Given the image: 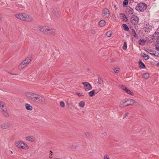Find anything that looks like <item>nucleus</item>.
Listing matches in <instances>:
<instances>
[{
    "label": "nucleus",
    "mask_w": 159,
    "mask_h": 159,
    "mask_svg": "<svg viewBox=\"0 0 159 159\" xmlns=\"http://www.w3.org/2000/svg\"><path fill=\"white\" fill-rule=\"evenodd\" d=\"M15 16L18 19L26 22H32L34 20L32 16L25 13L18 14Z\"/></svg>",
    "instance_id": "nucleus-1"
},
{
    "label": "nucleus",
    "mask_w": 159,
    "mask_h": 159,
    "mask_svg": "<svg viewBox=\"0 0 159 159\" xmlns=\"http://www.w3.org/2000/svg\"><path fill=\"white\" fill-rule=\"evenodd\" d=\"M39 30L42 32L48 35H52L54 32L53 29L47 26L40 27Z\"/></svg>",
    "instance_id": "nucleus-2"
},
{
    "label": "nucleus",
    "mask_w": 159,
    "mask_h": 159,
    "mask_svg": "<svg viewBox=\"0 0 159 159\" xmlns=\"http://www.w3.org/2000/svg\"><path fill=\"white\" fill-rule=\"evenodd\" d=\"M135 102L134 100L131 99H125L120 102L119 106L120 107L128 106L133 104Z\"/></svg>",
    "instance_id": "nucleus-3"
},
{
    "label": "nucleus",
    "mask_w": 159,
    "mask_h": 159,
    "mask_svg": "<svg viewBox=\"0 0 159 159\" xmlns=\"http://www.w3.org/2000/svg\"><path fill=\"white\" fill-rule=\"evenodd\" d=\"M25 94L29 100L35 103L39 95L37 94L31 92L26 93Z\"/></svg>",
    "instance_id": "nucleus-4"
},
{
    "label": "nucleus",
    "mask_w": 159,
    "mask_h": 159,
    "mask_svg": "<svg viewBox=\"0 0 159 159\" xmlns=\"http://www.w3.org/2000/svg\"><path fill=\"white\" fill-rule=\"evenodd\" d=\"M15 145L17 148L20 149H28L29 148L28 145L21 140L16 141Z\"/></svg>",
    "instance_id": "nucleus-5"
},
{
    "label": "nucleus",
    "mask_w": 159,
    "mask_h": 159,
    "mask_svg": "<svg viewBox=\"0 0 159 159\" xmlns=\"http://www.w3.org/2000/svg\"><path fill=\"white\" fill-rule=\"evenodd\" d=\"M31 58L30 57H27L19 66L18 69H22L26 66L31 61Z\"/></svg>",
    "instance_id": "nucleus-6"
},
{
    "label": "nucleus",
    "mask_w": 159,
    "mask_h": 159,
    "mask_svg": "<svg viewBox=\"0 0 159 159\" xmlns=\"http://www.w3.org/2000/svg\"><path fill=\"white\" fill-rule=\"evenodd\" d=\"M0 107L3 115L5 116H8L9 114L7 112L6 106L5 103L2 101L0 102Z\"/></svg>",
    "instance_id": "nucleus-7"
},
{
    "label": "nucleus",
    "mask_w": 159,
    "mask_h": 159,
    "mask_svg": "<svg viewBox=\"0 0 159 159\" xmlns=\"http://www.w3.org/2000/svg\"><path fill=\"white\" fill-rule=\"evenodd\" d=\"M147 8V5L144 3H141L139 4L136 7L137 10L143 12L145 11Z\"/></svg>",
    "instance_id": "nucleus-8"
},
{
    "label": "nucleus",
    "mask_w": 159,
    "mask_h": 159,
    "mask_svg": "<svg viewBox=\"0 0 159 159\" xmlns=\"http://www.w3.org/2000/svg\"><path fill=\"white\" fill-rule=\"evenodd\" d=\"M37 98L35 103L42 105L46 103V100L43 97L39 95Z\"/></svg>",
    "instance_id": "nucleus-9"
},
{
    "label": "nucleus",
    "mask_w": 159,
    "mask_h": 159,
    "mask_svg": "<svg viewBox=\"0 0 159 159\" xmlns=\"http://www.w3.org/2000/svg\"><path fill=\"white\" fill-rule=\"evenodd\" d=\"M131 22L134 25H137L139 21V18L135 15L133 16L130 19Z\"/></svg>",
    "instance_id": "nucleus-10"
},
{
    "label": "nucleus",
    "mask_w": 159,
    "mask_h": 159,
    "mask_svg": "<svg viewBox=\"0 0 159 159\" xmlns=\"http://www.w3.org/2000/svg\"><path fill=\"white\" fill-rule=\"evenodd\" d=\"M82 84H84V89L86 91H89V90L91 89L92 88V87L91 85L88 82H83L82 83Z\"/></svg>",
    "instance_id": "nucleus-11"
},
{
    "label": "nucleus",
    "mask_w": 159,
    "mask_h": 159,
    "mask_svg": "<svg viewBox=\"0 0 159 159\" xmlns=\"http://www.w3.org/2000/svg\"><path fill=\"white\" fill-rule=\"evenodd\" d=\"M102 16L104 18H107L109 16V11L107 8L103 9L102 12Z\"/></svg>",
    "instance_id": "nucleus-12"
},
{
    "label": "nucleus",
    "mask_w": 159,
    "mask_h": 159,
    "mask_svg": "<svg viewBox=\"0 0 159 159\" xmlns=\"http://www.w3.org/2000/svg\"><path fill=\"white\" fill-rule=\"evenodd\" d=\"M11 126V125L10 123L7 122L2 124L1 126V127L2 129H6L9 128Z\"/></svg>",
    "instance_id": "nucleus-13"
},
{
    "label": "nucleus",
    "mask_w": 159,
    "mask_h": 159,
    "mask_svg": "<svg viewBox=\"0 0 159 159\" xmlns=\"http://www.w3.org/2000/svg\"><path fill=\"white\" fill-rule=\"evenodd\" d=\"M125 12L128 14L132 15L133 14L134 10L130 7H128L126 9Z\"/></svg>",
    "instance_id": "nucleus-14"
},
{
    "label": "nucleus",
    "mask_w": 159,
    "mask_h": 159,
    "mask_svg": "<svg viewBox=\"0 0 159 159\" xmlns=\"http://www.w3.org/2000/svg\"><path fill=\"white\" fill-rule=\"evenodd\" d=\"M25 139L31 142H34L36 139L35 137L32 136H27L26 137Z\"/></svg>",
    "instance_id": "nucleus-15"
},
{
    "label": "nucleus",
    "mask_w": 159,
    "mask_h": 159,
    "mask_svg": "<svg viewBox=\"0 0 159 159\" xmlns=\"http://www.w3.org/2000/svg\"><path fill=\"white\" fill-rule=\"evenodd\" d=\"M120 16L121 18L123 19L124 21H127V18L125 15L123 13H120Z\"/></svg>",
    "instance_id": "nucleus-16"
},
{
    "label": "nucleus",
    "mask_w": 159,
    "mask_h": 159,
    "mask_svg": "<svg viewBox=\"0 0 159 159\" xmlns=\"http://www.w3.org/2000/svg\"><path fill=\"white\" fill-rule=\"evenodd\" d=\"M146 42V40H143L142 39H140L138 41V43L140 45H141L142 46H143L144 45L145 43Z\"/></svg>",
    "instance_id": "nucleus-17"
},
{
    "label": "nucleus",
    "mask_w": 159,
    "mask_h": 159,
    "mask_svg": "<svg viewBox=\"0 0 159 159\" xmlns=\"http://www.w3.org/2000/svg\"><path fill=\"white\" fill-rule=\"evenodd\" d=\"M26 109L29 111H31L32 110V107L29 104H26L25 105Z\"/></svg>",
    "instance_id": "nucleus-18"
},
{
    "label": "nucleus",
    "mask_w": 159,
    "mask_h": 159,
    "mask_svg": "<svg viewBox=\"0 0 159 159\" xmlns=\"http://www.w3.org/2000/svg\"><path fill=\"white\" fill-rule=\"evenodd\" d=\"M99 25L101 27H103L106 25L105 21L103 20H101L99 22Z\"/></svg>",
    "instance_id": "nucleus-19"
},
{
    "label": "nucleus",
    "mask_w": 159,
    "mask_h": 159,
    "mask_svg": "<svg viewBox=\"0 0 159 159\" xmlns=\"http://www.w3.org/2000/svg\"><path fill=\"white\" fill-rule=\"evenodd\" d=\"M139 63L140 65V68H144L145 67V65L141 60L139 61Z\"/></svg>",
    "instance_id": "nucleus-20"
},
{
    "label": "nucleus",
    "mask_w": 159,
    "mask_h": 159,
    "mask_svg": "<svg viewBox=\"0 0 159 159\" xmlns=\"http://www.w3.org/2000/svg\"><path fill=\"white\" fill-rule=\"evenodd\" d=\"M85 106V102L84 101H80L79 103V106L81 107H84Z\"/></svg>",
    "instance_id": "nucleus-21"
},
{
    "label": "nucleus",
    "mask_w": 159,
    "mask_h": 159,
    "mask_svg": "<svg viewBox=\"0 0 159 159\" xmlns=\"http://www.w3.org/2000/svg\"><path fill=\"white\" fill-rule=\"evenodd\" d=\"M95 92V90H93L89 92V95L90 97H92L94 95Z\"/></svg>",
    "instance_id": "nucleus-22"
},
{
    "label": "nucleus",
    "mask_w": 159,
    "mask_h": 159,
    "mask_svg": "<svg viewBox=\"0 0 159 159\" xmlns=\"http://www.w3.org/2000/svg\"><path fill=\"white\" fill-rule=\"evenodd\" d=\"M54 14L57 17H58L59 16V13L58 12L57 10L55 8L54 10Z\"/></svg>",
    "instance_id": "nucleus-23"
},
{
    "label": "nucleus",
    "mask_w": 159,
    "mask_h": 159,
    "mask_svg": "<svg viewBox=\"0 0 159 159\" xmlns=\"http://www.w3.org/2000/svg\"><path fill=\"white\" fill-rule=\"evenodd\" d=\"M150 54L154 56L158 57H159V53L155 51H153V53H150Z\"/></svg>",
    "instance_id": "nucleus-24"
},
{
    "label": "nucleus",
    "mask_w": 159,
    "mask_h": 159,
    "mask_svg": "<svg viewBox=\"0 0 159 159\" xmlns=\"http://www.w3.org/2000/svg\"><path fill=\"white\" fill-rule=\"evenodd\" d=\"M142 76L143 78L145 79H147L149 78V75L148 73L143 74Z\"/></svg>",
    "instance_id": "nucleus-25"
},
{
    "label": "nucleus",
    "mask_w": 159,
    "mask_h": 159,
    "mask_svg": "<svg viewBox=\"0 0 159 159\" xmlns=\"http://www.w3.org/2000/svg\"><path fill=\"white\" fill-rule=\"evenodd\" d=\"M122 26L125 30L128 31L129 30V28L126 24H124L122 25Z\"/></svg>",
    "instance_id": "nucleus-26"
},
{
    "label": "nucleus",
    "mask_w": 159,
    "mask_h": 159,
    "mask_svg": "<svg viewBox=\"0 0 159 159\" xmlns=\"http://www.w3.org/2000/svg\"><path fill=\"white\" fill-rule=\"evenodd\" d=\"M125 91L127 93L130 94L131 95L133 96L134 95V93L132 92H131L130 90H129L127 89L125 90Z\"/></svg>",
    "instance_id": "nucleus-27"
},
{
    "label": "nucleus",
    "mask_w": 159,
    "mask_h": 159,
    "mask_svg": "<svg viewBox=\"0 0 159 159\" xmlns=\"http://www.w3.org/2000/svg\"><path fill=\"white\" fill-rule=\"evenodd\" d=\"M142 57L144 58H146L145 60H147L149 59V56L145 54V53H143L142 55Z\"/></svg>",
    "instance_id": "nucleus-28"
},
{
    "label": "nucleus",
    "mask_w": 159,
    "mask_h": 159,
    "mask_svg": "<svg viewBox=\"0 0 159 159\" xmlns=\"http://www.w3.org/2000/svg\"><path fill=\"white\" fill-rule=\"evenodd\" d=\"M120 68L119 67H116L114 69V70L116 73H118L119 72Z\"/></svg>",
    "instance_id": "nucleus-29"
},
{
    "label": "nucleus",
    "mask_w": 159,
    "mask_h": 159,
    "mask_svg": "<svg viewBox=\"0 0 159 159\" xmlns=\"http://www.w3.org/2000/svg\"><path fill=\"white\" fill-rule=\"evenodd\" d=\"M154 36L156 37V39L158 40L159 39V32L157 33L155 32L154 34Z\"/></svg>",
    "instance_id": "nucleus-30"
},
{
    "label": "nucleus",
    "mask_w": 159,
    "mask_h": 159,
    "mask_svg": "<svg viewBox=\"0 0 159 159\" xmlns=\"http://www.w3.org/2000/svg\"><path fill=\"white\" fill-rule=\"evenodd\" d=\"M127 47V43L126 42H125L124 45L122 47V48L124 50H125Z\"/></svg>",
    "instance_id": "nucleus-31"
},
{
    "label": "nucleus",
    "mask_w": 159,
    "mask_h": 159,
    "mask_svg": "<svg viewBox=\"0 0 159 159\" xmlns=\"http://www.w3.org/2000/svg\"><path fill=\"white\" fill-rule=\"evenodd\" d=\"M60 106L61 107H64L65 106V103L63 101H61L60 104Z\"/></svg>",
    "instance_id": "nucleus-32"
},
{
    "label": "nucleus",
    "mask_w": 159,
    "mask_h": 159,
    "mask_svg": "<svg viewBox=\"0 0 159 159\" xmlns=\"http://www.w3.org/2000/svg\"><path fill=\"white\" fill-rule=\"evenodd\" d=\"M128 3V0H124L123 2V6H126Z\"/></svg>",
    "instance_id": "nucleus-33"
},
{
    "label": "nucleus",
    "mask_w": 159,
    "mask_h": 159,
    "mask_svg": "<svg viewBox=\"0 0 159 159\" xmlns=\"http://www.w3.org/2000/svg\"><path fill=\"white\" fill-rule=\"evenodd\" d=\"M98 83L100 84H102L103 83V81L100 78H99L98 80Z\"/></svg>",
    "instance_id": "nucleus-34"
},
{
    "label": "nucleus",
    "mask_w": 159,
    "mask_h": 159,
    "mask_svg": "<svg viewBox=\"0 0 159 159\" xmlns=\"http://www.w3.org/2000/svg\"><path fill=\"white\" fill-rule=\"evenodd\" d=\"M132 31L133 33V36L134 37H135V38H137V36L136 34V33L135 32V31H134V30H132Z\"/></svg>",
    "instance_id": "nucleus-35"
},
{
    "label": "nucleus",
    "mask_w": 159,
    "mask_h": 159,
    "mask_svg": "<svg viewBox=\"0 0 159 159\" xmlns=\"http://www.w3.org/2000/svg\"><path fill=\"white\" fill-rule=\"evenodd\" d=\"M145 51L148 53H149L150 54V53H153V51L152 50H149V49H147V50H145Z\"/></svg>",
    "instance_id": "nucleus-36"
},
{
    "label": "nucleus",
    "mask_w": 159,
    "mask_h": 159,
    "mask_svg": "<svg viewBox=\"0 0 159 159\" xmlns=\"http://www.w3.org/2000/svg\"><path fill=\"white\" fill-rule=\"evenodd\" d=\"M103 159H109V156L107 155H105L103 157Z\"/></svg>",
    "instance_id": "nucleus-37"
},
{
    "label": "nucleus",
    "mask_w": 159,
    "mask_h": 159,
    "mask_svg": "<svg viewBox=\"0 0 159 159\" xmlns=\"http://www.w3.org/2000/svg\"><path fill=\"white\" fill-rule=\"evenodd\" d=\"M121 88L123 90L125 91L127 89L126 87L124 85H122L121 86Z\"/></svg>",
    "instance_id": "nucleus-38"
},
{
    "label": "nucleus",
    "mask_w": 159,
    "mask_h": 159,
    "mask_svg": "<svg viewBox=\"0 0 159 159\" xmlns=\"http://www.w3.org/2000/svg\"><path fill=\"white\" fill-rule=\"evenodd\" d=\"M77 95L79 97H82L84 96V95L81 93H77Z\"/></svg>",
    "instance_id": "nucleus-39"
},
{
    "label": "nucleus",
    "mask_w": 159,
    "mask_h": 159,
    "mask_svg": "<svg viewBox=\"0 0 159 159\" xmlns=\"http://www.w3.org/2000/svg\"><path fill=\"white\" fill-rule=\"evenodd\" d=\"M128 113H125L123 117V119H124L125 118L127 117L128 116Z\"/></svg>",
    "instance_id": "nucleus-40"
},
{
    "label": "nucleus",
    "mask_w": 159,
    "mask_h": 159,
    "mask_svg": "<svg viewBox=\"0 0 159 159\" xmlns=\"http://www.w3.org/2000/svg\"><path fill=\"white\" fill-rule=\"evenodd\" d=\"M101 89L100 88H99L98 89H96L95 91L96 92V94L98 93L101 90Z\"/></svg>",
    "instance_id": "nucleus-41"
},
{
    "label": "nucleus",
    "mask_w": 159,
    "mask_h": 159,
    "mask_svg": "<svg viewBox=\"0 0 159 159\" xmlns=\"http://www.w3.org/2000/svg\"><path fill=\"white\" fill-rule=\"evenodd\" d=\"M112 17L115 20H117V16L116 15H113L112 16Z\"/></svg>",
    "instance_id": "nucleus-42"
},
{
    "label": "nucleus",
    "mask_w": 159,
    "mask_h": 159,
    "mask_svg": "<svg viewBox=\"0 0 159 159\" xmlns=\"http://www.w3.org/2000/svg\"><path fill=\"white\" fill-rule=\"evenodd\" d=\"M85 135L87 137H89V133L88 132H86L85 133Z\"/></svg>",
    "instance_id": "nucleus-43"
},
{
    "label": "nucleus",
    "mask_w": 159,
    "mask_h": 159,
    "mask_svg": "<svg viewBox=\"0 0 159 159\" xmlns=\"http://www.w3.org/2000/svg\"><path fill=\"white\" fill-rule=\"evenodd\" d=\"M91 33L92 34H94L95 33V31L94 30H91Z\"/></svg>",
    "instance_id": "nucleus-44"
},
{
    "label": "nucleus",
    "mask_w": 159,
    "mask_h": 159,
    "mask_svg": "<svg viewBox=\"0 0 159 159\" xmlns=\"http://www.w3.org/2000/svg\"><path fill=\"white\" fill-rule=\"evenodd\" d=\"M109 31H107L106 33V35L108 37H109Z\"/></svg>",
    "instance_id": "nucleus-45"
},
{
    "label": "nucleus",
    "mask_w": 159,
    "mask_h": 159,
    "mask_svg": "<svg viewBox=\"0 0 159 159\" xmlns=\"http://www.w3.org/2000/svg\"><path fill=\"white\" fill-rule=\"evenodd\" d=\"M76 146L75 145H72L71 147V148L73 149H75L76 148Z\"/></svg>",
    "instance_id": "nucleus-46"
},
{
    "label": "nucleus",
    "mask_w": 159,
    "mask_h": 159,
    "mask_svg": "<svg viewBox=\"0 0 159 159\" xmlns=\"http://www.w3.org/2000/svg\"><path fill=\"white\" fill-rule=\"evenodd\" d=\"M155 49L157 51H159V47H156Z\"/></svg>",
    "instance_id": "nucleus-47"
},
{
    "label": "nucleus",
    "mask_w": 159,
    "mask_h": 159,
    "mask_svg": "<svg viewBox=\"0 0 159 159\" xmlns=\"http://www.w3.org/2000/svg\"><path fill=\"white\" fill-rule=\"evenodd\" d=\"M103 134L105 136H106L107 135V133H106V132H104L103 133Z\"/></svg>",
    "instance_id": "nucleus-48"
},
{
    "label": "nucleus",
    "mask_w": 159,
    "mask_h": 159,
    "mask_svg": "<svg viewBox=\"0 0 159 159\" xmlns=\"http://www.w3.org/2000/svg\"><path fill=\"white\" fill-rule=\"evenodd\" d=\"M52 152H51V151H50V154L51 156H52Z\"/></svg>",
    "instance_id": "nucleus-49"
},
{
    "label": "nucleus",
    "mask_w": 159,
    "mask_h": 159,
    "mask_svg": "<svg viewBox=\"0 0 159 159\" xmlns=\"http://www.w3.org/2000/svg\"><path fill=\"white\" fill-rule=\"evenodd\" d=\"M157 66H159V62H158L157 64Z\"/></svg>",
    "instance_id": "nucleus-50"
},
{
    "label": "nucleus",
    "mask_w": 159,
    "mask_h": 159,
    "mask_svg": "<svg viewBox=\"0 0 159 159\" xmlns=\"http://www.w3.org/2000/svg\"><path fill=\"white\" fill-rule=\"evenodd\" d=\"M114 61V60L113 59H111V61Z\"/></svg>",
    "instance_id": "nucleus-51"
},
{
    "label": "nucleus",
    "mask_w": 159,
    "mask_h": 159,
    "mask_svg": "<svg viewBox=\"0 0 159 159\" xmlns=\"http://www.w3.org/2000/svg\"><path fill=\"white\" fill-rule=\"evenodd\" d=\"M2 17L1 16H0V20H2Z\"/></svg>",
    "instance_id": "nucleus-52"
},
{
    "label": "nucleus",
    "mask_w": 159,
    "mask_h": 159,
    "mask_svg": "<svg viewBox=\"0 0 159 159\" xmlns=\"http://www.w3.org/2000/svg\"><path fill=\"white\" fill-rule=\"evenodd\" d=\"M157 44H159V41H157Z\"/></svg>",
    "instance_id": "nucleus-53"
},
{
    "label": "nucleus",
    "mask_w": 159,
    "mask_h": 159,
    "mask_svg": "<svg viewBox=\"0 0 159 159\" xmlns=\"http://www.w3.org/2000/svg\"><path fill=\"white\" fill-rule=\"evenodd\" d=\"M11 74L12 75H17V74Z\"/></svg>",
    "instance_id": "nucleus-54"
},
{
    "label": "nucleus",
    "mask_w": 159,
    "mask_h": 159,
    "mask_svg": "<svg viewBox=\"0 0 159 159\" xmlns=\"http://www.w3.org/2000/svg\"><path fill=\"white\" fill-rule=\"evenodd\" d=\"M111 34H110V37H111Z\"/></svg>",
    "instance_id": "nucleus-55"
},
{
    "label": "nucleus",
    "mask_w": 159,
    "mask_h": 159,
    "mask_svg": "<svg viewBox=\"0 0 159 159\" xmlns=\"http://www.w3.org/2000/svg\"><path fill=\"white\" fill-rule=\"evenodd\" d=\"M11 153H13L12 151H11Z\"/></svg>",
    "instance_id": "nucleus-56"
},
{
    "label": "nucleus",
    "mask_w": 159,
    "mask_h": 159,
    "mask_svg": "<svg viewBox=\"0 0 159 159\" xmlns=\"http://www.w3.org/2000/svg\"><path fill=\"white\" fill-rule=\"evenodd\" d=\"M129 102V103H131L132 102Z\"/></svg>",
    "instance_id": "nucleus-57"
}]
</instances>
